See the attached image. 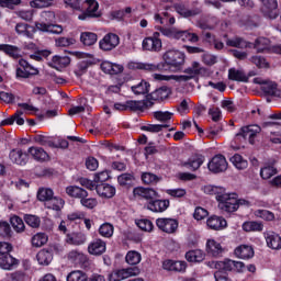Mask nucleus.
Listing matches in <instances>:
<instances>
[{"mask_svg": "<svg viewBox=\"0 0 281 281\" xmlns=\"http://www.w3.org/2000/svg\"><path fill=\"white\" fill-rule=\"evenodd\" d=\"M162 60L159 64L140 63L138 69L144 71H179L186 63V54L179 50H167L162 55Z\"/></svg>", "mask_w": 281, "mask_h": 281, "instance_id": "1", "label": "nucleus"}, {"mask_svg": "<svg viewBox=\"0 0 281 281\" xmlns=\"http://www.w3.org/2000/svg\"><path fill=\"white\" fill-rule=\"evenodd\" d=\"M218 207L222 212H227L228 214L236 212L238 210V198L236 193L225 192L224 195L220 196Z\"/></svg>", "mask_w": 281, "mask_h": 281, "instance_id": "2", "label": "nucleus"}, {"mask_svg": "<svg viewBox=\"0 0 281 281\" xmlns=\"http://www.w3.org/2000/svg\"><path fill=\"white\" fill-rule=\"evenodd\" d=\"M254 47L255 49H257L258 53L269 54L272 52V54L281 55V44L271 46V41H269V38L267 37L257 38L255 41Z\"/></svg>", "mask_w": 281, "mask_h": 281, "instance_id": "3", "label": "nucleus"}, {"mask_svg": "<svg viewBox=\"0 0 281 281\" xmlns=\"http://www.w3.org/2000/svg\"><path fill=\"white\" fill-rule=\"evenodd\" d=\"M161 33L155 32L153 36L143 40L142 47L144 52H161Z\"/></svg>", "mask_w": 281, "mask_h": 281, "instance_id": "4", "label": "nucleus"}, {"mask_svg": "<svg viewBox=\"0 0 281 281\" xmlns=\"http://www.w3.org/2000/svg\"><path fill=\"white\" fill-rule=\"evenodd\" d=\"M262 131L258 125H247L239 130L236 137H243V139H248L249 144H256V136Z\"/></svg>", "mask_w": 281, "mask_h": 281, "instance_id": "5", "label": "nucleus"}, {"mask_svg": "<svg viewBox=\"0 0 281 281\" xmlns=\"http://www.w3.org/2000/svg\"><path fill=\"white\" fill-rule=\"evenodd\" d=\"M156 225L165 234H175L179 229V222L175 218L161 217L156 220Z\"/></svg>", "mask_w": 281, "mask_h": 281, "instance_id": "6", "label": "nucleus"}, {"mask_svg": "<svg viewBox=\"0 0 281 281\" xmlns=\"http://www.w3.org/2000/svg\"><path fill=\"white\" fill-rule=\"evenodd\" d=\"M120 45V36L114 33H108L99 42V47L102 52H112Z\"/></svg>", "mask_w": 281, "mask_h": 281, "instance_id": "7", "label": "nucleus"}, {"mask_svg": "<svg viewBox=\"0 0 281 281\" xmlns=\"http://www.w3.org/2000/svg\"><path fill=\"white\" fill-rule=\"evenodd\" d=\"M207 168L215 175H218V172H225V170H227V159H225V156L223 155H216L210 160Z\"/></svg>", "mask_w": 281, "mask_h": 281, "instance_id": "8", "label": "nucleus"}, {"mask_svg": "<svg viewBox=\"0 0 281 281\" xmlns=\"http://www.w3.org/2000/svg\"><path fill=\"white\" fill-rule=\"evenodd\" d=\"M139 268H127L115 270L109 274V281H122L131 278L132 276H138Z\"/></svg>", "mask_w": 281, "mask_h": 281, "instance_id": "9", "label": "nucleus"}, {"mask_svg": "<svg viewBox=\"0 0 281 281\" xmlns=\"http://www.w3.org/2000/svg\"><path fill=\"white\" fill-rule=\"evenodd\" d=\"M262 3L261 12L266 19H278V0H260Z\"/></svg>", "mask_w": 281, "mask_h": 281, "instance_id": "10", "label": "nucleus"}, {"mask_svg": "<svg viewBox=\"0 0 281 281\" xmlns=\"http://www.w3.org/2000/svg\"><path fill=\"white\" fill-rule=\"evenodd\" d=\"M150 212H166L170 207V200H159L155 198L145 204Z\"/></svg>", "mask_w": 281, "mask_h": 281, "instance_id": "11", "label": "nucleus"}, {"mask_svg": "<svg viewBox=\"0 0 281 281\" xmlns=\"http://www.w3.org/2000/svg\"><path fill=\"white\" fill-rule=\"evenodd\" d=\"M134 196H139L140 199H145L147 202L153 201L154 199H157L159 196V193L153 188H144V187H137L133 190Z\"/></svg>", "mask_w": 281, "mask_h": 281, "instance_id": "12", "label": "nucleus"}, {"mask_svg": "<svg viewBox=\"0 0 281 281\" xmlns=\"http://www.w3.org/2000/svg\"><path fill=\"white\" fill-rule=\"evenodd\" d=\"M170 95V88L167 86H161L160 88L156 89L151 93L146 95L148 102H157L161 100H166Z\"/></svg>", "mask_w": 281, "mask_h": 281, "instance_id": "13", "label": "nucleus"}, {"mask_svg": "<svg viewBox=\"0 0 281 281\" xmlns=\"http://www.w3.org/2000/svg\"><path fill=\"white\" fill-rule=\"evenodd\" d=\"M97 194L101 196V199H113L115 196V187L109 183H100L95 186Z\"/></svg>", "mask_w": 281, "mask_h": 281, "instance_id": "14", "label": "nucleus"}, {"mask_svg": "<svg viewBox=\"0 0 281 281\" xmlns=\"http://www.w3.org/2000/svg\"><path fill=\"white\" fill-rule=\"evenodd\" d=\"M35 27L40 32H46L48 34H63V26L58 24L36 22Z\"/></svg>", "mask_w": 281, "mask_h": 281, "instance_id": "15", "label": "nucleus"}, {"mask_svg": "<svg viewBox=\"0 0 281 281\" xmlns=\"http://www.w3.org/2000/svg\"><path fill=\"white\" fill-rule=\"evenodd\" d=\"M9 159L12 161V164L25 166V164H27L29 155L27 153H23L21 149H12L9 154Z\"/></svg>", "mask_w": 281, "mask_h": 281, "instance_id": "16", "label": "nucleus"}, {"mask_svg": "<svg viewBox=\"0 0 281 281\" xmlns=\"http://www.w3.org/2000/svg\"><path fill=\"white\" fill-rule=\"evenodd\" d=\"M0 267L4 271H12L19 267V259L12 257V255H4L0 257Z\"/></svg>", "mask_w": 281, "mask_h": 281, "instance_id": "17", "label": "nucleus"}, {"mask_svg": "<svg viewBox=\"0 0 281 281\" xmlns=\"http://www.w3.org/2000/svg\"><path fill=\"white\" fill-rule=\"evenodd\" d=\"M155 102L143 100V101H134V100H128L126 101V106L127 111H144V109H148L153 106Z\"/></svg>", "mask_w": 281, "mask_h": 281, "instance_id": "18", "label": "nucleus"}, {"mask_svg": "<svg viewBox=\"0 0 281 281\" xmlns=\"http://www.w3.org/2000/svg\"><path fill=\"white\" fill-rule=\"evenodd\" d=\"M205 162V156L203 155H195L191 158H189V160L187 162L183 164L184 168H188L189 170H192V172L199 170L201 168V166H203V164Z\"/></svg>", "mask_w": 281, "mask_h": 281, "instance_id": "19", "label": "nucleus"}, {"mask_svg": "<svg viewBox=\"0 0 281 281\" xmlns=\"http://www.w3.org/2000/svg\"><path fill=\"white\" fill-rule=\"evenodd\" d=\"M173 37L177 41H182V43H199V35L196 33H191L190 31H178L173 33Z\"/></svg>", "mask_w": 281, "mask_h": 281, "instance_id": "20", "label": "nucleus"}, {"mask_svg": "<svg viewBox=\"0 0 281 281\" xmlns=\"http://www.w3.org/2000/svg\"><path fill=\"white\" fill-rule=\"evenodd\" d=\"M27 153L33 157V159H35V161H40L41 164L49 159V154H47V151L42 147H30Z\"/></svg>", "mask_w": 281, "mask_h": 281, "instance_id": "21", "label": "nucleus"}, {"mask_svg": "<svg viewBox=\"0 0 281 281\" xmlns=\"http://www.w3.org/2000/svg\"><path fill=\"white\" fill-rule=\"evenodd\" d=\"M66 194H68V196H71L72 199H80V201L89 196V192L78 186L67 187Z\"/></svg>", "mask_w": 281, "mask_h": 281, "instance_id": "22", "label": "nucleus"}, {"mask_svg": "<svg viewBox=\"0 0 281 281\" xmlns=\"http://www.w3.org/2000/svg\"><path fill=\"white\" fill-rule=\"evenodd\" d=\"M88 251L92 256H102L106 251V243L102 239H97L88 246Z\"/></svg>", "mask_w": 281, "mask_h": 281, "instance_id": "23", "label": "nucleus"}, {"mask_svg": "<svg viewBox=\"0 0 281 281\" xmlns=\"http://www.w3.org/2000/svg\"><path fill=\"white\" fill-rule=\"evenodd\" d=\"M207 227L210 229H215L218 232V229H225L227 227V221L221 216L213 215L206 221Z\"/></svg>", "mask_w": 281, "mask_h": 281, "instance_id": "24", "label": "nucleus"}, {"mask_svg": "<svg viewBox=\"0 0 281 281\" xmlns=\"http://www.w3.org/2000/svg\"><path fill=\"white\" fill-rule=\"evenodd\" d=\"M254 254V247L249 245H241L235 249V256L241 260H250Z\"/></svg>", "mask_w": 281, "mask_h": 281, "instance_id": "25", "label": "nucleus"}, {"mask_svg": "<svg viewBox=\"0 0 281 281\" xmlns=\"http://www.w3.org/2000/svg\"><path fill=\"white\" fill-rule=\"evenodd\" d=\"M209 267H214L215 269H217V271H225V273H227V271H234V260L231 259H226L224 261H212V262H207Z\"/></svg>", "mask_w": 281, "mask_h": 281, "instance_id": "26", "label": "nucleus"}, {"mask_svg": "<svg viewBox=\"0 0 281 281\" xmlns=\"http://www.w3.org/2000/svg\"><path fill=\"white\" fill-rule=\"evenodd\" d=\"M0 52H4L7 56L14 60L21 58V48L10 44H0Z\"/></svg>", "mask_w": 281, "mask_h": 281, "instance_id": "27", "label": "nucleus"}, {"mask_svg": "<svg viewBox=\"0 0 281 281\" xmlns=\"http://www.w3.org/2000/svg\"><path fill=\"white\" fill-rule=\"evenodd\" d=\"M265 238L270 249L277 251L281 249V237L278 234L270 232L266 234Z\"/></svg>", "mask_w": 281, "mask_h": 281, "instance_id": "28", "label": "nucleus"}, {"mask_svg": "<svg viewBox=\"0 0 281 281\" xmlns=\"http://www.w3.org/2000/svg\"><path fill=\"white\" fill-rule=\"evenodd\" d=\"M206 251L210 256L218 258L223 254V246L214 239H209L206 243Z\"/></svg>", "mask_w": 281, "mask_h": 281, "instance_id": "29", "label": "nucleus"}, {"mask_svg": "<svg viewBox=\"0 0 281 281\" xmlns=\"http://www.w3.org/2000/svg\"><path fill=\"white\" fill-rule=\"evenodd\" d=\"M66 243L68 245H85L87 243V235L83 233H72V234H67L66 237Z\"/></svg>", "mask_w": 281, "mask_h": 281, "instance_id": "30", "label": "nucleus"}, {"mask_svg": "<svg viewBox=\"0 0 281 281\" xmlns=\"http://www.w3.org/2000/svg\"><path fill=\"white\" fill-rule=\"evenodd\" d=\"M228 80H234L235 82H247L249 78H247V75H245V71L238 70L236 68H229Z\"/></svg>", "mask_w": 281, "mask_h": 281, "instance_id": "31", "label": "nucleus"}, {"mask_svg": "<svg viewBox=\"0 0 281 281\" xmlns=\"http://www.w3.org/2000/svg\"><path fill=\"white\" fill-rule=\"evenodd\" d=\"M45 207L48 210H55V212H60L63 207H65V200L58 196H52L46 203Z\"/></svg>", "mask_w": 281, "mask_h": 281, "instance_id": "32", "label": "nucleus"}, {"mask_svg": "<svg viewBox=\"0 0 281 281\" xmlns=\"http://www.w3.org/2000/svg\"><path fill=\"white\" fill-rule=\"evenodd\" d=\"M203 192L205 194L215 195L216 201H221V196H223L225 193V188L207 184L203 187Z\"/></svg>", "mask_w": 281, "mask_h": 281, "instance_id": "33", "label": "nucleus"}, {"mask_svg": "<svg viewBox=\"0 0 281 281\" xmlns=\"http://www.w3.org/2000/svg\"><path fill=\"white\" fill-rule=\"evenodd\" d=\"M186 260H188V262H203V260H205V252L200 249L189 250L186 254Z\"/></svg>", "mask_w": 281, "mask_h": 281, "instance_id": "34", "label": "nucleus"}, {"mask_svg": "<svg viewBox=\"0 0 281 281\" xmlns=\"http://www.w3.org/2000/svg\"><path fill=\"white\" fill-rule=\"evenodd\" d=\"M140 179L145 186H157L161 181V177L153 172H143Z\"/></svg>", "mask_w": 281, "mask_h": 281, "instance_id": "35", "label": "nucleus"}, {"mask_svg": "<svg viewBox=\"0 0 281 281\" xmlns=\"http://www.w3.org/2000/svg\"><path fill=\"white\" fill-rule=\"evenodd\" d=\"M36 258L40 265H44L45 267H47V265H49L52 260H54V255L52 254V251L43 249L37 252Z\"/></svg>", "mask_w": 281, "mask_h": 281, "instance_id": "36", "label": "nucleus"}, {"mask_svg": "<svg viewBox=\"0 0 281 281\" xmlns=\"http://www.w3.org/2000/svg\"><path fill=\"white\" fill-rule=\"evenodd\" d=\"M80 41L82 45L91 47V45H95V43H98V34L91 32H83L80 35Z\"/></svg>", "mask_w": 281, "mask_h": 281, "instance_id": "37", "label": "nucleus"}, {"mask_svg": "<svg viewBox=\"0 0 281 281\" xmlns=\"http://www.w3.org/2000/svg\"><path fill=\"white\" fill-rule=\"evenodd\" d=\"M66 281H89V276L82 270H72L67 274Z\"/></svg>", "mask_w": 281, "mask_h": 281, "instance_id": "38", "label": "nucleus"}, {"mask_svg": "<svg viewBox=\"0 0 281 281\" xmlns=\"http://www.w3.org/2000/svg\"><path fill=\"white\" fill-rule=\"evenodd\" d=\"M87 10H86V16L92 18V19H98L100 16V13H98V1L95 0H87Z\"/></svg>", "mask_w": 281, "mask_h": 281, "instance_id": "39", "label": "nucleus"}, {"mask_svg": "<svg viewBox=\"0 0 281 281\" xmlns=\"http://www.w3.org/2000/svg\"><path fill=\"white\" fill-rule=\"evenodd\" d=\"M131 89L135 95H146L150 91V83L142 80L136 86H132Z\"/></svg>", "mask_w": 281, "mask_h": 281, "instance_id": "40", "label": "nucleus"}, {"mask_svg": "<svg viewBox=\"0 0 281 281\" xmlns=\"http://www.w3.org/2000/svg\"><path fill=\"white\" fill-rule=\"evenodd\" d=\"M70 63H71V59H70L68 56H58V55H55V56L52 58V64H50V66H52L54 69H58V67H67V66H69Z\"/></svg>", "mask_w": 281, "mask_h": 281, "instance_id": "41", "label": "nucleus"}, {"mask_svg": "<svg viewBox=\"0 0 281 281\" xmlns=\"http://www.w3.org/2000/svg\"><path fill=\"white\" fill-rule=\"evenodd\" d=\"M134 181H135V175L133 173L125 172L117 177V183L122 188H128L133 186Z\"/></svg>", "mask_w": 281, "mask_h": 281, "instance_id": "42", "label": "nucleus"}, {"mask_svg": "<svg viewBox=\"0 0 281 281\" xmlns=\"http://www.w3.org/2000/svg\"><path fill=\"white\" fill-rule=\"evenodd\" d=\"M125 262L132 266L139 265L142 262V254L137 250H130L125 256Z\"/></svg>", "mask_w": 281, "mask_h": 281, "instance_id": "43", "label": "nucleus"}, {"mask_svg": "<svg viewBox=\"0 0 281 281\" xmlns=\"http://www.w3.org/2000/svg\"><path fill=\"white\" fill-rule=\"evenodd\" d=\"M229 160L233 162L235 168H237V170H245L247 166H249V162H247V160H245V158H243V156L239 154H235Z\"/></svg>", "mask_w": 281, "mask_h": 281, "instance_id": "44", "label": "nucleus"}, {"mask_svg": "<svg viewBox=\"0 0 281 281\" xmlns=\"http://www.w3.org/2000/svg\"><path fill=\"white\" fill-rule=\"evenodd\" d=\"M10 223H11L13 229L15 232H18V234H21V232H25V223L23 222V218L16 216V215H13L10 218Z\"/></svg>", "mask_w": 281, "mask_h": 281, "instance_id": "45", "label": "nucleus"}, {"mask_svg": "<svg viewBox=\"0 0 281 281\" xmlns=\"http://www.w3.org/2000/svg\"><path fill=\"white\" fill-rule=\"evenodd\" d=\"M47 240H48L47 234L37 233L32 237L31 243L33 247H43V245H46Z\"/></svg>", "mask_w": 281, "mask_h": 281, "instance_id": "46", "label": "nucleus"}, {"mask_svg": "<svg viewBox=\"0 0 281 281\" xmlns=\"http://www.w3.org/2000/svg\"><path fill=\"white\" fill-rule=\"evenodd\" d=\"M24 222L29 227H32L33 229H38L41 227V217L32 214L24 215Z\"/></svg>", "mask_w": 281, "mask_h": 281, "instance_id": "47", "label": "nucleus"}, {"mask_svg": "<svg viewBox=\"0 0 281 281\" xmlns=\"http://www.w3.org/2000/svg\"><path fill=\"white\" fill-rule=\"evenodd\" d=\"M91 65H93V63L89 60L79 61L77 64V68L75 69V76H77V78H80V76L87 74V70L89 69V67H91Z\"/></svg>", "mask_w": 281, "mask_h": 281, "instance_id": "48", "label": "nucleus"}, {"mask_svg": "<svg viewBox=\"0 0 281 281\" xmlns=\"http://www.w3.org/2000/svg\"><path fill=\"white\" fill-rule=\"evenodd\" d=\"M226 45L227 47H237L238 49H243V47H249V43L240 37L226 40Z\"/></svg>", "mask_w": 281, "mask_h": 281, "instance_id": "49", "label": "nucleus"}, {"mask_svg": "<svg viewBox=\"0 0 281 281\" xmlns=\"http://www.w3.org/2000/svg\"><path fill=\"white\" fill-rule=\"evenodd\" d=\"M34 142L40 144V146H48V148H54V146H56L54 140H52V137L45 135H36Z\"/></svg>", "mask_w": 281, "mask_h": 281, "instance_id": "50", "label": "nucleus"}, {"mask_svg": "<svg viewBox=\"0 0 281 281\" xmlns=\"http://www.w3.org/2000/svg\"><path fill=\"white\" fill-rule=\"evenodd\" d=\"M30 27H32L29 24L25 23H18L15 25V32L16 34H20V36H26V38H32L33 34L30 32Z\"/></svg>", "mask_w": 281, "mask_h": 281, "instance_id": "51", "label": "nucleus"}, {"mask_svg": "<svg viewBox=\"0 0 281 281\" xmlns=\"http://www.w3.org/2000/svg\"><path fill=\"white\" fill-rule=\"evenodd\" d=\"M184 74L192 79L196 78L201 74V64L199 61H193L191 67L184 69Z\"/></svg>", "mask_w": 281, "mask_h": 281, "instance_id": "52", "label": "nucleus"}, {"mask_svg": "<svg viewBox=\"0 0 281 281\" xmlns=\"http://www.w3.org/2000/svg\"><path fill=\"white\" fill-rule=\"evenodd\" d=\"M4 281H27V273L23 270H18L12 273H9L8 278Z\"/></svg>", "mask_w": 281, "mask_h": 281, "instance_id": "53", "label": "nucleus"}, {"mask_svg": "<svg viewBox=\"0 0 281 281\" xmlns=\"http://www.w3.org/2000/svg\"><path fill=\"white\" fill-rule=\"evenodd\" d=\"M54 196V191L52 189L41 188L37 191L38 201L47 203Z\"/></svg>", "mask_w": 281, "mask_h": 281, "instance_id": "54", "label": "nucleus"}, {"mask_svg": "<svg viewBox=\"0 0 281 281\" xmlns=\"http://www.w3.org/2000/svg\"><path fill=\"white\" fill-rule=\"evenodd\" d=\"M168 124H148L140 127L142 131H147L148 133H161L164 128H168Z\"/></svg>", "mask_w": 281, "mask_h": 281, "instance_id": "55", "label": "nucleus"}, {"mask_svg": "<svg viewBox=\"0 0 281 281\" xmlns=\"http://www.w3.org/2000/svg\"><path fill=\"white\" fill-rule=\"evenodd\" d=\"M262 227L260 222H246L243 224L244 232H262Z\"/></svg>", "mask_w": 281, "mask_h": 281, "instance_id": "56", "label": "nucleus"}, {"mask_svg": "<svg viewBox=\"0 0 281 281\" xmlns=\"http://www.w3.org/2000/svg\"><path fill=\"white\" fill-rule=\"evenodd\" d=\"M273 175H278V169L273 166H266L260 169L261 179H271Z\"/></svg>", "mask_w": 281, "mask_h": 281, "instance_id": "57", "label": "nucleus"}, {"mask_svg": "<svg viewBox=\"0 0 281 281\" xmlns=\"http://www.w3.org/2000/svg\"><path fill=\"white\" fill-rule=\"evenodd\" d=\"M172 115H175V113L168 111L154 112V117L155 120H158V122H170V120H172Z\"/></svg>", "mask_w": 281, "mask_h": 281, "instance_id": "58", "label": "nucleus"}, {"mask_svg": "<svg viewBox=\"0 0 281 281\" xmlns=\"http://www.w3.org/2000/svg\"><path fill=\"white\" fill-rule=\"evenodd\" d=\"M0 236L2 238H12V228L8 222H0Z\"/></svg>", "mask_w": 281, "mask_h": 281, "instance_id": "59", "label": "nucleus"}, {"mask_svg": "<svg viewBox=\"0 0 281 281\" xmlns=\"http://www.w3.org/2000/svg\"><path fill=\"white\" fill-rule=\"evenodd\" d=\"M277 88H278V83H276L273 81H267L265 86H261V91L266 95H271V98H272Z\"/></svg>", "mask_w": 281, "mask_h": 281, "instance_id": "60", "label": "nucleus"}, {"mask_svg": "<svg viewBox=\"0 0 281 281\" xmlns=\"http://www.w3.org/2000/svg\"><path fill=\"white\" fill-rule=\"evenodd\" d=\"M99 234L104 238H111L113 236V226L110 223H104L99 228Z\"/></svg>", "mask_w": 281, "mask_h": 281, "instance_id": "61", "label": "nucleus"}, {"mask_svg": "<svg viewBox=\"0 0 281 281\" xmlns=\"http://www.w3.org/2000/svg\"><path fill=\"white\" fill-rule=\"evenodd\" d=\"M255 215L258 216V218H262L263 221H274L276 218V214L267 210H257Z\"/></svg>", "mask_w": 281, "mask_h": 281, "instance_id": "62", "label": "nucleus"}, {"mask_svg": "<svg viewBox=\"0 0 281 281\" xmlns=\"http://www.w3.org/2000/svg\"><path fill=\"white\" fill-rule=\"evenodd\" d=\"M31 8H49L54 5V0H31Z\"/></svg>", "mask_w": 281, "mask_h": 281, "instance_id": "63", "label": "nucleus"}, {"mask_svg": "<svg viewBox=\"0 0 281 281\" xmlns=\"http://www.w3.org/2000/svg\"><path fill=\"white\" fill-rule=\"evenodd\" d=\"M55 43L57 47H70V45H76V40L74 37H59Z\"/></svg>", "mask_w": 281, "mask_h": 281, "instance_id": "64", "label": "nucleus"}]
</instances>
